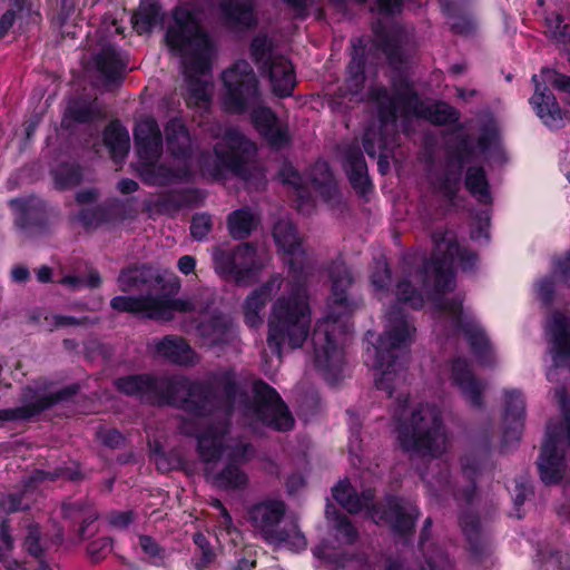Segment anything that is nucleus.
I'll return each instance as SVG.
<instances>
[{"label":"nucleus","instance_id":"1","mask_svg":"<svg viewBox=\"0 0 570 570\" xmlns=\"http://www.w3.org/2000/svg\"><path fill=\"white\" fill-rule=\"evenodd\" d=\"M433 242L435 245V256L432 261L425 265L423 271L416 272L414 275L411 274L396 286L399 301L409 304L413 308H419L423 305L422 293L413 287V283H420L424 288H428L430 283H433L435 295L444 294L445 291L452 287L454 264L458 262L465 269L471 267L476 261L474 254L460 248L454 235L450 232L435 233ZM433 299L453 318L456 326L462 330L475 353L490 354L491 346L487 336L472 317L463 313L460 299L441 302L438 296H434Z\"/></svg>","mask_w":570,"mask_h":570},{"label":"nucleus","instance_id":"2","mask_svg":"<svg viewBox=\"0 0 570 570\" xmlns=\"http://www.w3.org/2000/svg\"><path fill=\"white\" fill-rule=\"evenodd\" d=\"M278 291L282 293L273 303L268 316L267 344L281 357L283 346L298 348L309 334L312 313L305 286L273 277L246 298L244 317L248 326H259L262 311Z\"/></svg>","mask_w":570,"mask_h":570},{"label":"nucleus","instance_id":"3","mask_svg":"<svg viewBox=\"0 0 570 570\" xmlns=\"http://www.w3.org/2000/svg\"><path fill=\"white\" fill-rule=\"evenodd\" d=\"M223 82V106L227 111L242 114L252 109V122L268 142H288L293 139L288 125L269 107L259 104L258 80L247 61L238 60L225 70Z\"/></svg>","mask_w":570,"mask_h":570},{"label":"nucleus","instance_id":"4","mask_svg":"<svg viewBox=\"0 0 570 570\" xmlns=\"http://www.w3.org/2000/svg\"><path fill=\"white\" fill-rule=\"evenodd\" d=\"M180 63L187 82V105L207 109L214 86L210 80L212 62L216 46L202 28L198 18L180 9Z\"/></svg>","mask_w":570,"mask_h":570},{"label":"nucleus","instance_id":"5","mask_svg":"<svg viewBox=\"0 0 570 570\" xmlns=\"http://www.w3.org/2000/svg\"><path fill=\"white\" fill-rule=\"evenodd\" d=\"M330 275L333 311L317 323L312 342L317 365L324 368H336L342 364V347L346 342V316L351 312L346 291L352 284V276L344 263H335L331 267Z\"/></svg>","mask_w":570,"mask_h":570},{"label":"nucleus","instance_id":"6","mask_svg":"<svg viewBox=\"0 0 570 570\" xmlns=\"http://www.w3.org/2000/svg\"><path fill=\"white\" fill-rule=\"evenodd\" d=\"M394 95L385 88H374L370 97L377 104L382 122L395 121L397 115L424 118L436 125L455 122L459 112L445 102H426L419 99L412 86L405 79L393 82Z\"/></svg>","mask_w":570,"mask_h":570},{"label":"nucleus","instance_id":"7","mask_svg":"<svg viewBox=\"0 0 570 570\" xmlns=\"http://www.w3.org/2000/svg\"><path fill=\"white\" fill-rule=\"evenodd\" d=\"M400 423L397 441L400 446L422 456H436L446 445V436L442 430L440 412L429 405H420L410 410L407 400L399 404Z\"/></svg>","mask_w":570,"mask_h":570},{"label":"nucleus","instance_id":"8","mask_svg":"<svg viewBox=\"0 0 570 570\" xmlns=\"http://www.w3.org/2000/svg\"><path fill=\"white\" fill-rule=\"evenodd\" d=\"M286 508L283 501L268 500L255 504L249 511L252 525L265 541L284 544L293 550L306 547V539L295 520L285 519Z\"/></svg>","mask_w":570,"mask_h":570},{"label":"nucleus","instance_id":"9","mask_svg":"<svg viewBox=\"0 0 570 570\" xmlns=\"http://www.w3.org/2000/svg\"><path fill=\"white\" fill-rule=\"evenodd\" d=\"M414 332L415 330L405 320H396L393 330L380 340V345L375 348L376 375H380L376 379V386L386 391L390 396H392V386L404 380L403 363L399 360L403 356V351Z\"/></svg>","mask_w":570,"mask_h":570},{"label":"nucleus","instance_id":"10","mask_svg":"<svg viewBox=\"0 0 570 570\" xmlns=\"http://www.w3.org/2000/svg\"><path fill=\"white\" fill-rule=\"evenodd\" d=\"M131 24L139 36L165 31L164 45L173 57H178V3L168 13L159 0H140Z\"/></svg>","mask_w":570,"mask_h":570},{"label":"nucleus","instance_id":"11","mask_svg":"<svg viewBox=\"0 0 570 570\" xmlns=\"http://www.w3.org/2000/svg\"><path fill=\"white\" fill-rule=\"evenodd\" d=\"M116 389L128 396L142 397L157 406H176L178 401V375H155L138 373L120 376L115 381Z\"/></svg>","mask_w":570,"mask_h":570},{"label":"nucleus","instance_id":"12","mask_svg":"<svg viewBox=\"0 0 570 570\" xmlns=\"http://www.w3.org/2000/svg\"><path fill=\"white\" fill-rule=\"evenodd\" d=\"M87 70L94 83L106 91L121 87L129 68V56L117 45H100L90 56Z\"/></svg>","mask_w":570,"mask_h":570},{"label":"nucleus","instance_id":"13","mask_svg":"<svg viewBox=\"0 0 570 570\" xmlns=\"http://www.w3.org/2000/svg\"><path fill=\"white\" fill-rule=\"evenodd\" d=\"M255 145H216L214 155L203 159V174L220 179L227 174L249 179L248 171L254 168Z\"/></svg>","mask_w":570,"mask_h":570},{"label":"nucleus","instance_id":"14","mask_svg":"<svg viewBox=\"0 0 570 570\" xmlns=\"http://www.w3.org/2000/svg\"><path fill=\"white\" fill-rule=\"evenodd\" d=\"M110 307L119 313H129L147 320L168 322L178 312V298L166 294L118 295L110 299Z\"/></svg>","mask_w":570,"mask_h":570},{"label":"nucleus","instance_id":"15","mask_svg":"<svg viewBox=\"0 0 570 570\" xmlns=\"http://www.w3.org/2000/svg\"><path fill=\"white\" fill-rule=\"evenodd\" d=\"M9 205L16 213V226L29 236L47 233L51 218L60 214L57 207L36 195L13 198Z\"/></svg>","mask_w":570,"mask_h":570},{"label":"nucleus","instance_id":"16","mask_svg":"<svg viewBox=\"0 0 570 570\" xmlns=\"http://www.w3.org/2000/svg\"><path fill=\"white\" fill-rule=\"evenodd\" d=\"M79 391L80 385L71 383L55 392L37 395L35 400L30 401L27 393L35 394L36 391L31 386H27L22 396L23 404L13 409H0V422L30 421L58 404L70 402Z\"/></svg>","mask_w":570,"mask_h":570},{"label":"nucleus","instance_id":"17","mask_svg":"<svg viewBox=\"0 0 570 570\" xmlns=\"http://www.w3.org/2000/svg\"><path fill=\"white\" fill-rule=\"evenodd\" d=\"M225 423L208 426L198 435V448L206 462L225 456L227 461L240 463L252 456V448L225 436Z\"/></svg>","mask_w":570,"mask_h":570},{"label":"nucleus","instance_id":"18","mask_svg":"<svg viewBox=\"0 0 570 570\" xmlns=\"http://www.w3.org/2000/svg\"><path fill=\"white\" fill-rule=\"evenodd\" d=\"M137 163L132 165L140 180L148 186H167L178 179V169L161 163L164 145H136Z\"/></svg>","mask_w":570,"mask_h":570},{"label":"nucleus","instance_id":"19","mask_svg":"<svg viewBox=\"0 0 570 570\" xmlns=\"http://www.w3.org/2000/svg\"><path fill=\"white\" fill-rule=\"evenodd\" d=\"M255 249L244 244L233 252H224L220 249L214 253V263L217 273L224 277H232L238 284H248V278L258 271L262 265L255 262Z\"/></svg>","mask_w":570,"mask_h":570},{"label":"nucleus","instance_id":"20","mask_svg":"<svg viewBox=\"0 0 570 570\" xmlns=\"http://www.w3.org/2000/svg\"><path fill=\"white\" fill-rule=\"evenodd\" d=\"M255 394L258 402L257 407L253 410L255 417L278 431L293 428L294 419L274 389L259 382L255 384Z\"/></svg>","mask_w":570,"mask_h":570},{"label":"nucleus","instance_id":"21","mask_svg":"<svg viewBox=\"0 0 570 570\" xmlns=\"http://www.w3.org/2000/svg\"><path fill=\"white\" fill-rule=\"evenodd\" d=\"M106 118V110L96 95L77 91L67 100L61 125L70 129L76 125H96Z\"/></svg>","mask_w":570,"mask_h":570},{"label":"nucleus","instance_id":"22","mask_svg":"<svg viewBox=\"0 0 570 570\" xmlns=\"http://www.w3.org/2000/svg\"><path fill=\"white\" fill-rule=\"evenodd\" d=\"M564 440L570 442L569 424L560 431L549 428L547 440L542 446V453L539 460L540 475L542 481L547 484L557 483L561 479L563 456L559 454L558 448Z\"/></svg>","mask_w":570,"mask_h":570},{"label":"nucleus","instance_id":"23","mask_svg":"<svg viewBox=\"0 0 570 570\" xmlns=\"http://www.w3.org/2000/svg\"><path fill=\"white\" fill-rule=\"evenodd\" d=\"M532 81L535 90L530 99V104L538 117L550 128L562 127L564 121L570 118L569 112L560 108L554 95L546 85L539 82L537 75L532 77Z\"/></svg>","mask_w":570,"mask_h":570},{"label":"nucleus","instance_id":"24","mask_svg":"<svg viewBox=\"0 0 570 570\" xmlns=\"http://www.w3.org/2000/svg\"><path fill=\"white\" fill-rule=\"evenodd\" d=\"M161 283L163 277L153 267L146 265L122 268L117 278L118 287L122 293L139 292V295L153 294Z\"/></svg>","mask_w":570,"mask_h":570},{"label":"nucleus","instance_id":"25","mask_svg":"<svg viewBox=\"0 0 570 570\" xmlns=\"http://www.w3.org/2000/svg\"><path fill=\"white\" fill-rule=\"evenodd\" d=\"M273 236L289 269L294 271L296 267H301L305 259V253L292 222L287 219L279 220L274 227Z\"/></svg>","mask_w":570,"mask_h":570},{"label":"nucleus","instance_id":"26","mask_svg":"<svg viewBox=\"0 0 570 570\" xmlns=\"http://www.w3.org/2000/svg\"><path fill=\"white\" fill-rule=\"evenodd\" d=\"M165 142H178V116H170L166 125ZM134 142H164L159 124L153 116L136 118L134 126Z\"/></svg>","mask_w":570,"mask_h":570},{"label":"nucleus","instance_id":"27","mask_svg":"<svg viewBox=\"0 0 570 570\" xmlns=\"http://www.w3.org/2000/svg\"><path fill=\"white\" fill-rule=\"evenodd\" d=\"M61 513L63 519L69 520L73 525H78L76 531L80 539L83 540L95 532L94 524L98 520L99 513L89 500L63 502Z\"/></svg>","mask_w":570,"mask_h":570},{"label":"nucleus","instance_id":"28","mask_svg":"<svg viewBox=\"0 0 570 570\" xmlns=\"http://www.w3.org/2000/svg\"><path fill=\"white\" fill-rule=\"evenodd\" d=\"M262 69L268 73L272 90L276 96L292 95L296 78L291 61L283 56L269 57V61H266Z\"/></svg>","mask_w":570,"mask_h":570},{"label":"nucleus","instance_id":"29","mask_svg":"<svg viewBox=\"0 0 570 570\" xmlns=\"http://www.w3.org/2000/svg\"><path fill=\"white\" fill-rule=\"evenodd\" d=\"M371 515L376 523L385 520L394 531L405 533L413 529L417 513L414 508L406 509L400 501L391 500L387 503V511H384L382 515L379 514L376 509L373 510Z\"/></svg>","mask_w":570,"mask_h":570},{"label":"nucleus","instance_id":"30","mask_svg":"<svg viewBox=\"0 0 570 570\" xmlns=\"http://www.w3.org/2000/svg\"><path fill=\"white\" fill-rule=\"evenodd\" d=\"M452 383L458 386L465 399L473 405H481L482 385L472 375L469 365L463 360H456L451 370Z\"/></svg>","mask_w":570,"mask_h":570},{"label":"nucleus","instance_id":"31","mask_svg":"<svg viewBox=\"0 0 570 570\" xmlns=\"http://www.w3.org/2000/svg\"><path fill=\"white\" fill-rule=\"evenodd\" d=\"M55 189L65 191L79 186L83 180V169L78 163L58 161L50 167Z\"/></svg>","mask_w":570,"mask_h":570},{"label":"nucleus","instance_id":"32","mask_svg":"<svg viewBox=\"0 0 570 570\" xmlns=\"http://www.w3.org/2000/svg\"><path fill=\"white\" fill-rule=\"evenodd\" d=\"M308 185L325 202L331 200L337 193L333 175L325 161H317L312 167Z\"/></svg>","mask_w":570,"mask_h":570},{"label":"nucleus","instance_id":"33","mask_svg":"<svg viewBox=\"0 0 570 570\" xmlns=\"http://www.w3.org/2000/svg\"><path fill=\"white\" fill-rule=\"evenodd\" d=\"M220 10L228 23L250 27L256 22L252 0H224Z\"/></svg>","mask_w":570,"mask_h":570},{"label":"nucleus","instance_id":"34","mask_svg":"<svg viewBox=\"0 0 570 570\" xmlns=\"http://www.w3.org/2000/svg\"><path fill=\"white\" fill-rule=\"evenodd\" d=\"M553 343V360L558 364L562 354H570V321L563 315H554L548 325Z\"/></svg>","mask_w":570,"mask_h":570},{"label":"nucleus","instance_id":"35","mask_svg":"<svg viewBox=\"0 0 570 570\" xmlns=\"http://www.w3.org/2000/svg\"><path fill=\"white\" fill-rule=\"evenodd\" d=\"M334 499L348 512L356 513L363 509H370L372 494L364 492L362 497L354 494V490L348 481H340L333 489Z\"/></svg>","mask_w":570,"mask_h":570},{"label":"nucleus","instance_id":"36","mask_svg":"<svg viewBox=\"0 0 570 570\" xmlns=\"http://www.w3.org/2000/svg\"><path fill=\"white\" fill-rule=\"evenodd\" d=\"M344 169L352 186L361 194L370 188L367 166L361 153L350 151L345 158Z\"/></svg>","mask_w":570,"mask_h":570},{"label":"nucleus","instance_id":"37","mask_svg":"<svg viewBox=\"0 0 570 570\" xmlns=\"http://www.w3.org/2000/svg\"><path fill=\"white\" fill-rule=\"evenodd\" d=\"M147 353L154 360H164L178 365V335H165L147 343Z\"/></svg>","mask_w":570,"mask_h":570},{"label":"nucleus","instance_id":"38","mask_svg":"<svg viewBox=\"0 0 570 570\" xmlns=\"http://www.w3.org/2000/svg\"><path fill=\"white\" fill-rule=\"evenodd\" d=\"M33 491V487H26L24 479L20 490L10 492L1 499L0 509L3 510L7 514L30 510L32 505V499L29 497V494Z\"/></svg>","mask_w":570,"mask_h":570},{"label":"nucleus","instance_id":"39","mask_svg":"<svg viewBox=\"0 0 570 570\" xmlns=\"http://www.w3.org/2000/svg\"><path fill=\"white\" fill-rule=\"evenodd\" d=\"M524 414V402L517 392L507 393L504 421L512 424V439L519 440Z\"/></svg>","mask_w":570,"mask_h":570},{"label":"nucleus","instance_id":"40","mask_svg":"<svg viewBox=\"0 0 570 570\" xmlns=\"http://www.w3.org/2000/svg\"><path fill=\"white\" fill-rule=\"evenodd\" d=\"M144 212L149 217L156 215H174L178 212V190H170L158 195L156 199L144 202Z\"/></svg>","mask_w":570,"mask_h":570},{"label":"nucleus","instance_id":"41","mask_svg":"<svg viewBox=\"0 0 570 570\" xmlns=\"http://www.w3.org/2000/svg\"><path fill=\"white\" fill-rule=\"evenodd\" d=\"M150 458L154 460L157 470L166 473L178 470V452L173 449L170 453H166L163 444L158 440L148 442Z\"/></svg>","mask_w":570,"mask_h":570},{"label":"nucleus","instance_id":"42","mask_svg":"<svg viewBox=\"0 0 570 570\" xmlns=\"http://www.w3.org/2000/svg\"><path fill=\"white\" fill-rule=\"evenodd\" d=\"M255 225V216L246 209L235 210L228 217L229 233L235 239L246 237Z\"/></svg>","mask_w":570,"mask_h":570},{"label":"nucleus","instance_id":"43","mask_svg":"<svg viewBox=\"0 0 570 570\" xmlns=\"http://www.w3.org/2000/svg\"><path fill=\"white\" fill-rule=\"evenodd\" d=\"M465 186L468 190L481 203H490L491 196L489 193V185L483 169L469 168L465 178Z\"/></svg>","mask_w":570,"mask_h":570},{"label":"nucleus","instance_id":"44","mask_svg":"<svg viewBox=\"0 0 570 570\" xmlns=\"http://www.w3.org/2000/svg\"><path fill=\"white\" fill-rule=\"evenodd\" d=\"M22 550L33 559H40L46 554V547L42 543L41 527L31 522L26 527V535L21 543Z\"/></svg>","mask_w":570,"mask_h":570},{"label":"nucleus","instance_id":"45","mask_svg":"<svg viewBox=\"0 0 570 570\" xmlns=\"http://www.w3.org/2000/svg\"><path fill=\"white\" fill-rule=\"evenodd\" d=\"M196 328L202 336L209 338L212 344L223 343L233 334L232 326L220 317L202 323Z\"/></svg>","mask_w":570,"mask_h":570},{"label":"nucleus","instance_id":"46","mask_svg":"<svg viewBox=\"0 0 570 570\" xmlns=\"http://www.w3.org/2000/svg\"><path fill=\"white\" fill-rule=\"evenodd\" d=\"M214 483L223 489H240L247 484V475L233 464L227 466L214 478Z\"/></svg>","mask_w":570,"mask_h":570},{"label":"nucleus","instance_id":"47","mask_svg":"<svg viewBox=\"0 0 570 570\" xmlns=\"http://www.w3.org/2000/svg\"><path fill=\"white\" fill-rule=\"evenodd\" d=\"M279 178L284 184L292 185L296 190L298 197L297 207L299 210L308 213V209L305 208V189L306 183H303L302 177L293 168L291 164L285 163L279 170Z\"/></svg>","mask_w":570,"mask_h":570},{"label":"nucleus","instance_id":"48","mask_svg":"<svg viewBox=\"0 0 570 570\" xmlns=\"http://www.w3.org/2000/svg\"><path fill=\"white\" fill-rule=\"evenodd\" d=\"M347 89L351 95H358L364 83V61L360 57H353L347 67Z\"/></svg>","mask_w":570,"mask_h":570},{"label":"nucleus","instance_id":"49","mask_svg":"<svg viewBox=\"0 0 570 570\" xmlns=\"http://www.w3.org/2000/svg\"><path fill=\"white\" fill-rule=\"evenodd\" d=\"M70 219L72 222H78L86 230L104 225L99 205L82 208L76 215L71 216Z\"/></svg>","mask_w":570,"mask_h":570},{"label":"nucleus","instance_id":"50","mask_svg":"<svg viewBox=\"0 0 570 570\" xmlns=\"http://www.w3.org/2000/svg\"><path fill=\"white\" fill-rule=\"evenodd\" d=\"M100 142H131L128 129L122 122L115 118L110 120L102 131V139Z\"/></svg>","mask_w":570,"mask_h":570},{"label":"nucleus","instance_id":"51","mask_svg":"<svg viewBox=\"0 0 570 570\" xmlns=\"http://www.w3.org/2000/svg\"><path fill=\"white\" fill-rule=\"evenodd\" d=\"M104 224H108L126 217V204L118 199L112 198L99 204Z\"/></svg>","mask_w":570,"mask_h":570},{"label":"nucleus","instance_id":"52","mask_svg":"<svg viewBox=\"0 0 570 570\" xmlns=\"http://www.w3.org/2000/svg\"><path fill=\"white\" fill-rule=\"evenodd\" d=\"M112 550V539L110 537L98 538L87 546V553L92 563H99Z\"/></svg>","mask_w":570,"mask_h":570},{"label":"nucleus","instance_id":"53","mask_svg":"<svg viewBox=\"0 0 570 570\" xmlns=\"http://www.w3.org/2000/svg\"><path fill=\"white\" fill-rule=\"evenodd\" d=\"M139 546L145 554L153 559V563L160 566L166 559V550L161 548L157 541L150 535H139Z\"/></svg>","mask_w":570,"mask_h":570},{"label":"nucleus","instance_id":"54","mask_svg":"<svg viewBox=\"0 0 570 570\" xmlns=\"http://www.w3.org/2000/svg\"><path fill=\"white\" fill-rule=\"evenodd\" d=\"M97 439L108 449L116 450L126 446L127 438L115 428L101 429L97 432Z\"/></svg>","mask_w":570,"mask_h":570},{"label":"nucleus","instance_id":"55","mask_svg":"<svg viewBox=\"0 0 570 570\" xmlns=\"http://www.w3.org/2000/svg\"><path fill=\"white\" fill-rule=\"evenodd\" d=\"M547 23L550 36L557 42L566 45L568 40L570 41L568 26L563 24V19L560 14L556 13L551 18H548Z\"/></svg>","mask_w":570,"mask_h":570},{"label":"nucleus","instance_id":"56","mask_svg":"<svg viewBox=\"0 0 570 570\" xmlns=\"http://www.w3.org/2000/svg\"><path fill=\"white\" fill-rule=\"evenodd\" d=\"M326 517L328 520H333L337 532V537L344 542H352L356 538V532L354 528L350 524V522L345 518L333 517L331 512V507L326 509Z\"/></svg>","mask_w":570,"mask_h":570},{"label":"nucleus","instance_id":"57","mask_svg":"<svg viewBox=\"0 0 570 570\" xmlns=\"http://www.w3.org/2000/svg\"><path fill=\"white\" fill-rule=\"evenodd\" d=\"M252 56L256 62H262L265 66L269 61V57H274L271 52V41L267 37H256L250 45Z\"/></svg>","mask_w":570,"mask_h":570},{"label":"nucleus","instance_id":"58","mask_svg":"<svg viewBox=\"0 0 570 570\" xmlns=\"http://www.w3.org/2000/svg\"><path fill=\"white\" fill-rule=\"evenodd\" d=\"M541 75L546 82L560 91L570 94V77L552 69H542Z\"/></svg>","mask_w":570,"mask_h":570},{"label":"nucleus","instance_id":"59","mask_svg":"<svg viewBox=\"0 0 570 570\" xmlns=\"http://www.w3.org/2000/svg\"><path fill=\"white\" fill-rule=\"evenodd\" d=\"M212 229V218L207 214H197L193 217L190 233L195 239L202 240Z\"/></svg>","mask_w":570,"mask_h":570},{"label":"nucleus","instance_id":"60","mask_svg":"<svg viewBox=\"0 0 570 570\" xmlns=\"http://www.w3.org/2000/svg\"><path fill=\"white\" fill-rule=\"evenodd\" d=\"M61 479L59 466L52 471L35 470L28 478H26V487L36 488L45 481H57Z\"/></svg>","mask_w":570,"mask_h":570},{"label":"nucleus","instance_id":"61","mask_svg":"<svg viewBox=\"0 0 570 570\" xmlns=\"http://www.w3.org/2000/svg\"><path fill=\"white\" fill-rule=\"evenodd\" d=\"M135 513L131 510L118 511L114 510L108 513L107 520L109 524L117 529H127L134 522Z\"/></svg>","mask_w":570,"mask_h":570},{"label":"nucleus","instance_id":"62","mask_svg":"<svg viewBox=\"0 0 570 570\" xmlns=\"http://www.w3.org/2000/svg\"><path fill=\"white\" fill-rule=\"evenodd\" d=\"M390 279V272L385 262H379L375 272L371 276V283L375 289H382Z\"/></svg>","mask_w":570,"mask_h":570},{"label":"nucleus","instance_id":"63","mask_svg":"<svg viewBox=\"0 0 570 570\" xmlns=\"http://www.w3.org/2000/svg\"><path fill=\"white\" fill-rule=\"evenodd\" d=\"M502 138L501 128L494 121L490 120L484 125L482 136L479 142H497Z\"/></svg>","mask_w":570,"mask_h":570},{"label":"nucleus","instance_id":"64","mask_svg":"<svg viewBox=\"0 0 570 570\" xmlns=\"http://www.w3.org/2000/svg\"><path fill=\"white\" fill-rule=\"evenodd\" d=\"M19 13L14 9H7L0 16V40L8 36L10 29L16 23Z\"/></svg>","mask_w":570,"mask_h":570}]
</instances>
